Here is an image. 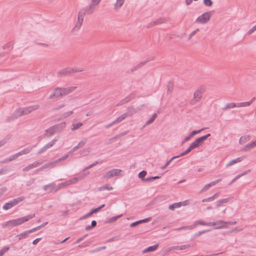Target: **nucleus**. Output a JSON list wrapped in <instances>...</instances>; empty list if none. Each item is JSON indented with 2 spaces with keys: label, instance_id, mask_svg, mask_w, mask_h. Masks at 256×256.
Listing matches in <instances>:
<instances>
[{
  "label": "nucleus",
  "instance_id": "obj_35",
  "mask_svg": "<svg viewBox=\"0 0 256 256\" xmlns=\"http://www.w3.org/2000/svg\"><path fill=\"white\" fill-rule=\"evenodd\" d=\"M218 193H216L212 196L203 199L202 200V202H210V201L214 200H215L216 198L218 197Z\"/></svg>",
  "mask_w": 256,
  "mask_h": 256
},
{
  "label": "nucleus",
  "instance_id": "obj_56",
  "mask_svg": "<svg viewBox=\"0 0 256 256\" xmlns=\"http://www.w3.org/2000/svg\"><path fill=\"white\" fill-rule=\"evenodd\" d=\"M204 4L206 6H210L212 5V0H204Z\"/></svg>",
  "mask_w": 256,
  "mask_h": 256
},
{
  "label": "nucleus",
  "instance_id": "obj_12",
  "mask_svg": "<svg viewBox=\"0 0 256 256\" xmlns=\"http://www.w3.org/2000/svg\"><path fill=\"white\" fill-rule=\"evenodd\" d=\"M35 216V214H28L26 216L18 218V219H16V222L18 223V225H20L22 223L28 221L29 220L34 218Z\"/></svg>",
  "mask_w": 256,
  "mask_h": 256
},
{
  "label": "nucleus",
  "instance_id": "obj_57",
  "mask_svg": "<svg viewBox=\"0 0 256 256\" xmlns=\"http://www.w3.org/2000/svg\"><path fill=\"white\" fill-rule=\"evenodd\" d=\"M221 180H222V179H220H220H218V180H216L214 181H213V182H210L209 184L210 185V186H214L216 185L218 182H221Z\"/></svg>",
  "mask_w": 256,
  "mask_h": 256
},
{
  "label": "nucleus",
  "instance_id": "obj_28",
  "mask_svg": "<svg viewBox=\"0 0 256 256\" xmlns=\"http://www.w3.org/2000/svg\"><path fill=\"white\" fill-rule=\"evenodd\" d=\"M250 137L248 135L243 136L240 138L239 142L240 144H244L246 142L250 140Z\"/></svg>",
  "mask_w": 256,
  "mask_h": 256
},
{
  "label": "nucleus",
  "instance_id": "obj_45",
  "mask_svg": "<svg viewBox=\"0 0 256 256\" xmlns=\"http://www.w3.org/2000/svg\"><path fill=\"white\" fill-rule=\"evenodd\" d=\"M54 164V162H50L49 164H44V166H42V167L38 168L37 170V171H40L46 168L50 167V166H51L52 165Z\"/></svg>",
  "mask_w": 256,
  "mask_h": 256
},
{
  "label": "nucleus",
  "instance_id": "obj_19",
  "mask_svg": "<svg viewBox=\"0 0 256 256\" xmlns=\"http://www.w3.org/2000/svg\"><path fill=\"white\" fill-rule=\"evenodd\" d=\"M167 20L166 18H160L156 20L153 22L150 23L148 26V28H151L155 25L160 24L165 22Z\"/></svg>",
  "mask_w": 256,
  "mask_h": 256
},
{
  "label": "nucleus",
  "instance_id": "obj_55",
  "mask_svg": "<svg viewBox=\"0 0 256 256\" xmlns=\"http://www.w3.org/2000/svg\"><path fill=\"white\" fill-rule=\"evenodd\" d=\"M209 231H210V230H204L202 231L198 232L194 234V236L198 237V236H201L202 234L208 232H209Z\"/></svg>",
  "mask_w": 256,
  "mask_h": 256
},
{
  "label": "nucleus",
  "instance_id": "obj_40",
  "mask_svg": "<svg viewBox=\"0 0 256 256\" xmlns=\"http://www.w3.org/2000/svg\"><path fill=\"white\" fill-rule=\"evenodd\" d=\"M201 143L202 142L200 140V138H198L194 142H192L191 144L193 146L194 148H198Z\"/></svg>",
  "mask_w": 256,
  "mask_h": 256
},
{
  "label": "nucleus",
  "instance_id": "obj_25",
  "mask_svg": "<svg viewBox=\"0 0 256 256\" xmlns=\"http://www.w3.org/2000/svg\"><path fill=\"white\" fill-rule=\"evenodd\" d=\"M66 126V123L64 122H61L59 124L54 126L55 130L58 132L60 131L63 130Z\"/></svg>",
  "mask_w": 256,
  "mask_h": 256
},
{
  "label": "nucleus",
  "instance_id": "obj_64",
  "mask_svg": "<svg viewBox=\"0 0 256 256\" xmlns=\"http://www.w3.org/2000/svg\"><path fill=\"white\" fill-rule=\"evenodd\" d=\"M7 188L5 187L0 188V197L6 191Z\"/></svg>",
  "mask_w": 256,
  "mask_h": 256
},
{
  "label": "nucleus",
  "instance_id": "obj_46",
  "mask_svg": "<svg viewBox=\"0 0 256 256\" xmlns=\"http://www.w3.org/2000/svg\"><path fill=\"white\" fill-rule=\"evenodd\" d=\"M82 126V122H78V123H76V124H72V128L71 129H72V130H76L78 129V128H80Z\"/></svg>",
  "mask_w": 256,
  "mask_h": 256
},
{
  "label": "nucleus",
  "instance_id": "obj_31",
  "mask_svg": "<svg viewBox=\"0 0 256 256\" xmlns=\"http://www.w3.org/2000/svg\"><path fill=\"white\" fill-rule=\"evenodd\" d=\"M82 22L78 20L72 30V32H78L82 24Z\"/></svg>",
  "mask_w": 256,
  "mask_h": 256
},
{
  "label": "nucleus",
  "instance_id": "obj_4",
  "mask_svg": "<svg viewBox=\"0 0 256 256\" xmlns=\"http://www.w3.org/2000/svg\"><path fill=\"white\" fill-rule=\"evenodd\" d=\"M198 225H202V226H210V222H203L201 220H196L194 224L189 226H182L180 228H176L174 229V230L176 231H180L182 230H192L194 228H195Z\"/></svg>",
  "mask_w": 256,
  "mask_h": 256
},
{
  "label": "nucleus",
  "instance_id": "obj_29",
  "mask_svg": "<svg viewBox=\"0 0 256 256\" xmlns=\"http://www.w3.org/2000/svg\"><path fill=\"white\" fill-rule=\"evenodd\" d=\"M124 2V0H116V2L114 4L115 10H118L122 6Z\"/></svg>",
  "mask_w": 256,
  "mask_h": 256
},
{
  "label": "nucleus",
  "instance_id": "obj_44",
  "mask_svg": "<svg viewBox=\"0 0 256 256\" xmlns=\"http://www.w3.org/2000/svg\"><path fill=\"white\" fill-rule=\"evenodd\" d=\"M179 158V156H174L172 157L169 160H168L166 162V164L164 166H162L161 168L162 170L165 169L172 162V160H174V159H176V158Z\"/></svg>",
  "mask_w": 256,
  "mask_h": 256
},
{
  "label": "nucleus",
  "instance_id": "obj_21",
  "mask_svg": "<svg viewBox=\"0 0 256 256\" xmlns=\"http://www.w3.org/2000/svg\"><path fill=\"white\" fill-rule=\"evenodd\" d=\"M56 188V184L54 182H52L47 185H46L43 187V189L44 190H48L49 192H52L53 190H55Z\"/></svg>",
  "mask_w": 256,
  "mask_h": 256
},
{
  "label": "nucleus",
  "instance_id": "obj_18",
  "mask_svg": "<svg viewBox=\"0 0 256 256\" xmlns=\"http://www.w3.org/2000/svg\"><path fill=\"white\" fill-rule=\"evenodd\" d=\"M56 132V130L54 126H52L45 130V133L44 134V137H50Z\"/></svg>",
  "mask_w": 256,
  "mask_h": 256
},
{
  "label": "nucleus",
  "instance_id": "obj_13",
  "mask_svg": "<svg viewBox=\"0 0 256 256\" xmlns=\"http://www.w3.org/2000/svg\"><path fill=\"white\" fill-rule=\"evenodd\" d=\"M86 14H88V10L86 8L80 9L78 12V20L83 22L84 16Z\"/></svg>",
  "mask_w": 256,
  "mask_h": 256
},
{
  "label": "nucleus",
  "instance_id": "obj_62",
  "mask_svg": "<svg viewBox=\"0 0 256 256\" xmlns=\"http://www.w3.org/2000/svg\"><path fill=\"white\" fill-rule=\"evenodd\" d=\"M133 98H134L133 96L130 95L124 98L125 102H126L127 103V102H129L130 100H131Z\"/></svg>",
  "mask_w": 256,
  "mask_h": 256
},
{
  "label": "nucleus",
  "instance_id": "obj_20",
  "mask_svg": "<svg viewBox=\"0 0 256 256\" xmlns=\"http://www.w3.org/2000/svg\"><path fill=\"white\" fill-rule=\"evenodd\" d=\"M18 226V223L16 220H11L8 221L2 224V227L3 228H6L7 226L13 227Z\"/></svg>",
  "mask_w": 256,
  "mask_h": 256
},
{
  "label": "nucleus",
  "instance_id": "obj_58",
  "mask_svg": "<svg viewBox=\"0 0 256 256\" xmlns=\"http://www.w3.org/2000/svg\"><path fill=\"white\" fill-rule=\"evenodd\" d=\"M205 128H202L199 130H194L192 132V134H193L194 136L200 132L204 130Z\"/></svg>",
  "mask_w": 256,
  "mask_h": 256
},
{
  "label": "nucleus",
  "instance_id": "obj_34",
  "mask_svg": "<svg viewBox=\"0 0 256 256\" xmlns=\"http://www.w3.org/2000/svg\"><path fill=\"white\" fill-rule=\"evenodd\" d=\"M157 116V114L156 113H154L151 118L146 122L145 125L144 126V127L146 125H149L150 124L152 123L155 120Z\"/></svg>",
  "mask_w": 256,
  "mask_h": 256
},
{
  "label": "nucleus",
  "instance_id": "obj_10",
  "mask_svg": "<svg viewBox=\"0 0 256 256\" xmlns=\"http://www.w3.org/2000/svg\"><path fill=\"white\" fill-rule=\"evenodd\" d=\"M216 226L215 229H220L224 228H226V222L219 220L216 222H210V226Z\"/></svg>",
  "mask_w": 256,
  "mask_h": 256
},
{
  "label": "nucleus",
  "instance_id": "obj_54",
  "mask_svg": "<svg viewBox=\"0 0 256 256\" xmlns=\"http://www.w3.org/2000/svg\"><path fill=\"white\" fill-rule=\"evenodd\" d=\"M210 136V134H208L204 136H202L198 138H200V140L202 142L206 140Z\"/></svg>",
  "mask_w": 256,
  "mask_h": 256
},
{
  "label": "nucleus",
  "instance_id": "obj_30",
  "mask_svg": "<svg viewBox=\"0 0 256 256\" xmlns=\"http://www.w3.org/2000/svg\"><path fill=\"white\" fill-rule=\"evenodd\" d=\"M86 144V142H83V141H81L80 142H79V143L76 146H75L71 151H70L69 152V153H72L74 152H75L76 150L78 148H82V147L84 144Z\"/></svg>",
  "mask_w": 256,
  "mask_h": 256
},
{
  "label": "nucleus",
  "instance_id": "obj_23",
  "mask_svg": "<svg viewBox=\"0 0 256 256\" xmlns=\"http://www.w3.org/2000/svg\"><path fill=\"white\" fill-rule=\"evenodd\" d=\"M190 246V244H184L182 246H172L170 248V250H183L186 249Z\"/></svg>",
  "mask_w": 256,
  "mask_h": 256
},
{
  "label": "nucleus",
  "instance_id": "obj_52",
  "mask_svg": "<svg viewBox=\"0 0 256 256\" xmlns=\"http://www.w3.org/2000/svg\"><path fill=\"white\" fill-rule=\"evenodd\" d=\"M106 248V246H100V247H98V248H96V249L94 250H92L90 251V253L92 254V253H94V252H100L102 250H104Z\"/></svg>",
  "mask_w": 256,
  "mask_h": 256
},
{
  "label": "nucleus",
  "instance_id": "obj_42",
  "mask_svg": "<svg viewBox=\"0 0 256 256\" xmlns=\"http://www.w3.org/2000/svg\"><path fill=\"white\" fill-rule=\"evenodd\" d=\"M29 234L28 230L25 231L22 234L16 236V237L18 238L19 240L24 238Z\"/></svg>",
  "mask_w": 256,
  "mask_h": 256
},
{
  "label": "nucleus",
  "instance_id": "obj_59",
  "mask_svg": "<svg viewBox=\"0 0 256 256\" xmlns=\"http://www.w3.org/2000/svg\"><path fill=\"white\" fill-rule=\"evenodd\" d=\"M89 152L90 151L88 149H84L80 152V154L83 156H86Z\"/></svg>",
  "mask_w": 256,
  "mask_h": 256
},
{
  "label": "nucleus",
  "instance_id": "obj_27",
  "mask_svg": "<svg viewBox=\"0 0 256 256\" xmlns=\"http://www.w3.org/2000/svg\"><path fill=\"white\" fill-rule=\"evenodd\" d=\"M236 106H238L237 104L234 102L228 103L225 105L224 107L222 108V110H226L228 109L236 108Z\"/></svg>",
  "mask_w": 256,
  "mask_h": 256
},
{
  "label": "nucleus",
  "instance_id": "obj_51",
  "mask_svg": "<svg viewBox=\"0 0 256 256\" xmlns=\"http://www.w3.org/2000/svg\"><path fill=\"white\" fill-rule=\"evenodd\" d=\"M10 249L9 246H4L0 250V256H3L4 254L8 250Z\"/></svg>",
  "mask_w": 256,
  "mask_h": 256
},
{
  "label": "nucleus",
  "instance_id": "obj_14",
  "mask_svg": "<svg viewBox=\"0 0 256 256\" xmlns=\"http://www.w3.org/2000/svg\"><path fill=\"white\" fill-rule=\"evenodd\" d=\"M42 162L39 160L36 161L32 164H30L27 166H26L24 168H23L22 170L24 172L28 171L32 168H36L38 166H40L42 164Z\"/></svg>",
  "mask_w": 256,
  "mask_h": 256
},
{
  "label": "nucleus",
  "instance_id": "obj_41",
  "mask_svg": "<svg viewBox=\"0 0 256 256\" xmlns=\"http://www.w3.org/2000/svg\"><path fill=\"white\" fill-rule=\"evenodd\" d=\"M161 178V176H150L143 179V182H152L153 180H157Z\"/></svg>",
  "mask_w": 256,
  "mask_h": 256
},
{
  "label": "nucleus",
  "instance_id": "obj_48",
  "mask_svg": "<svg viewBox=\"0 0 256 256\" xmlns=\"http://www.w3.org/2000/svg\"><path fill=\"white\" fill-rule=\"evenodd\" d=\"M147 172L146 170H142L138 174V177L139 178H141L142 180L143 181V179H145L144 178L145 176L146 175Z\"/></svg>",
  "mask_w": 256,
  "mask_h": 256
},
{
  "label": "nucleus",
  "instance_id": "obj_37",
  "mask_svg": "<svg viewBox=\"0 0 256 256\" xmlns=\"http://www.w3.org/2000/svg\"><path fill=\"white\" fill-rule=\"evenodd\" d=\"M193 149H194V148L193 146L190 144V146L184 152H183L181 153L178 156H179V158L180 157V156H182L188 154V153H189Z\"/></svg>",
  "mask_w": 256,
  "mask_h": 256
},
{
  "label": "nucleus",
  "instance_id": "obj_1",
  "mask_svg": "<svg viewBox=\"0 0 256 256\" xmlns=\"http://www.w3.org/2000/svg\"><path fill=\"white\" fill-rule=\"evenodd\" d=\"M204 92V89L203 87L201 86L198 88L194 92L193 98L190 101V104L192 106H194L196 103L199 102L202 96V94Z\"/></svg>",
  "mask_w": 256,
  "mask_h": 256
},
{
  "label": "nucleus",
  "instance_id": "obj_50",
  "mask_svg": "<svg viewBox=\"0 0 256 256\" xmlns=\"http://www.w3.org/2000/svg\"><path fill=\"white\" fill-rule=\"evenodd\" d=\"M237 105L238 107H245L250 106V102H248L238 103Z\"/></svg>",
  "mask_w": 256,
  "mask_h": 256
},
{
  "label": "nucleus",
  "instance_id": "obj_36",
  "mask_svg": "<svg viewBox=\"0 0 256 256\" xmlns=\"http://www.w3.org/2000/svg\"><path fill=\"white\" fill-rule=\"evenodd\" d=\"M228 199H229L228 198H224V199L218 200L216 202V208H218L222 204L228 202Z\"/></svg>",
  "mask_w": 256,
  "mask_h": 256
},
{
  "label": "nucleus",
  "instance_id": "obj_24",
  "mask_svg": "<svg viewBox=\"0 0 256 256\" xmlns=\"http://www.w3.org/2000/svg\"><path fill=\"white\" fill-rule=\"evenodd\" d=\"M243 159H244L243 157H239V158H236V159L232 160H230L228 164H227L226 166L227 167L230 166L234 164L240 162L241 161H242L243 160Z\"/></svg>",
  "mask_w": 256,
  "mask_h": 256
},
{
  "label": "nucleus",
  "instance_id": "obj_33",
  "mask_svg": "<svg viewBox=\"0 0 256 256\" xmlns=\"http://www.w3.org/2000/svg\"><path fill=\"white\" fill-rule=\"evenodd\" d=\"M181 202H176L169 206L168 208L170 210H174L175 208H180L182 206Z\"/></svg>",
  "mask_w": 256,
  "mask_h": 256
},
{
  "label": "nucleus",
  "instance_id": "obj_3",
  "mask_svg": "<svg viewBox=\"0 0 256 256\" xmlns=\"http://www.w3.org/2000/svg\"><path fill=\"white\" fill-rule=\"evenodd\" d=\"M24 199V196H20L16 198L13 199L11 200H10L8 202L6 203L3 206L2 208L4 210H8L12 208V207L18 204L19 202H22Z\"/></svg>",
  "mask_w": 256,
  "mask_h": 256
},
{
  "label": "nucleus",
  "instance_id": "obj_5",
  "mask_svg": "<svg viewBox=\"0 0 256 256\" xmlns=\"http://www.w3.org/2000/svg\"><path fill=\"white\" fill-rule=\"evenodd\" d=\"M212 12H206L196 20V22L200 24H206L210 20Z\"/></svg>",
  "mask_w": 256,
  "mask_h": 256
},
{
  "label": "nucleus",
  "instance_id": "obj_9",
  "mask_svg": "<svg viewBox=\"0 0 256 256\" xmlns=\"http://www.w3.org/2000/svg\"><path fill=\"white\" fill-rule=\"evenodd\" d=\"M101 0H92L90 4L86 8L88 10V14H92L94 11V6L98 5Z\"/></svg>",
  "mask_w": 256,
  "mask_h": 256
},
{
  "label": "nucleus",
  "instance_id": "obj_17",
  "mask_svg": "<svg viewBox=\"0 0 256 256\" xmlns=\"http://www.w3.org/2000/svg\"><path fill=\"white\" fill-rule=\"evenodd\" d=\"M76 88V86H69L66 88H61L62 96L70 94V92H74Z\"/></svg>",
  "mask_w": 256,
  "mask_h": 256
},
{
  "label": "nucleus",
  "instance_id": "obj_26",
  "mask_svg": "<svg viewBox=\"0 0 256 256\" xmlns=\"http://www.w3.org/2000/svg\"><path fill=\"white\" fill-rule=\"evenodd\" d=\"M32 150V148L28 147L20 151V152L16 153L18 156H20L22 154H28Z\"/></svg>",
  "mask_w": 256,
  "mask_h": 256
},
{
  "label": "nucleus",
  "instance_id": "obj_63",
  "mask_svg": "<svg viewBox=\"0 0 256 256\" xmlns=\"http://www.w3.org/2000/svg\"><path fill=\"white\" fill-rule=\"evenodd\" d=\"M73 114V112L72 111H70V112H65L63 114V116L64 118H67L68 117V116H70L71 114Z\"/></svg>",
  "mask_w": 256,
  "mask_h": 256
},
{
  "label": "nucleus",
  "instance_id": "obj_43",
  "mask_svg": "<svg viewBox=\"0 0 256 256\" xmlns=\"http://www.w3.org/2000/svg\"><path fill=\"white\" fill-rule=\"evenodd\" d=\"M113 190V188H112V186H110L109 184H106V185L102 186L99 188L100 190Z\"/></svg>",
  "mask_w": 256,
  "mask_h": 256
},
{
  "label": "nucleus",
  "instance_id": "obj_49",
  "mask_svg": "<svg viewBox=\"0 0 256 256\" xmlns=\"http://www.w3.org/2000/svg\"><path fill=\"white\" fill-rule=\"evenodd\" d=\"M122 216V214H120V215H118L116 216H112L108 220V222H114L116 221L118 218Z\"/></svg>",
  "mask_w": 256,
  "mask_h": 256
},
{
  "label": "nucleus",
  "instance_id": "obj_2",
  "mask_svg": "<svg viewBox=\"0 0 256 256\" xmlns=\"http://www.w3.org/2000/svg\"><path fill=\"white\" fill-rule=\"evenodd\" d=\"M83 70L78 68H73L71 67H68L63 68L58 72V76L62 77L66 76H70L73 73L82 72Z\"/></svg>",
  "mask_w": 256,
  "mask_h": 256
},
{
  "label": "nucleus",
  "instance_id": "obj_47",
  "mask_svg": "<svg viewBox=\"0 0 256 256\" xmlns=\"http://www.w3.org/2000/svg\"><path fill=\"white\" fill-rule=\"evenodd\" d=\"M158 244H156L154 246H150L148 248V250L149 252H154L158 249Z\"/></svg>",
  "mask_w": 256,
  "mask_h": 256
},
{
  "label": "nucleus",
  "instance_id": "obj_11",
  "mask_svg": "<svg viewBox=\"0 0 256 256\" xmlns=\"http://www.w3.org/2000/svg\"><path fill=\"white\" fill-rule=\"evenodd\" d=\"M56 140L54 139L52 140L51 142H49L48 144H46L44 146L41 148L37 152V154L39 155L44 152H46L47 150L52 147L56 143Z\"/></svg>",
  "mask_w": 256,
  "mask_h": 256
},
{
  "label": "nucleus",
  "instance_id": "obj_16",
  "mask_svg": "<svg viewBox=\"0 0 256 256\" xmlns=\"http://www.w3.org/2000/svg\"><path fill=\"white\" fill-rule=\"evenodd\" d=\"M141 109L139 108H134L133 106H130L127 109V112H126V114L127 116H131L133 115L134 114L138 112L139 110H140Z\"/></svg>",
  "mask_w": 256,
  "mask_h": 256
},
{
  "label": "nucleus",
  "instance_id": "obj_8",
  "mask_svg": "<svg viewBox=\"0 0 256 256\" xmlns=\"http://www.w3.org/2000/svg\"><path fill=\"white\" fill-rule=\"evenodd\" d=\"M39 107L40 106L38 104H36L28 107L22 108V112L24 116L26 115L30 114L32 112H34V110H38L39 108Z\"/></svg>",
  "mask_w": 256,
  "mask_h": 256
},
{
  "label": "nucleus",
  "instance_id": "obj_61",
  "mask_svg": "<svg viewBox=\"0 0 256 256\" xmlns=\"http://www.w3.org/2000/svg\"><path fill=\"white\" fill-rule=\"evenodd\" d=\"M174 87L172 85H168V90L167 92L168 94H170L172 90H173Z\"/></svg>",
  "mask_w": 256,
  "mask_h": 256
},
{
  "label": "nucleus",
  "instance_id": "obj_38",
  "mask_svg": "<svg viewBox=\"0 0 256 256\" xmlns=\"http://www.w3.org/2000/svg\"><path fill=\"white\" fill-rule=\"evenodd\" d=\"M18 156L17 155V154H16L14 155H12L11 156H10L9 158H6L4 161H3V162H11L13 160H16V158H18Z\"/></svg>",
  "mask_w": 256,
  "mask_h": 256
},
{
  "label": "nucleus",
  "instance_id": "obj_60",
  "mask_svg": "<svg viewBox=\"0 0 256 256\" xmlns=\"http://www.w3.org/2000/svg\"><path fill=\"white\" fill-rule=\"evenodd\" d=\"M40 229V226H36V228H34L31 229V230H28V233L30 234L32 233V232H36V230H38Z\"/></svg>",
  "mask_w": 256,
  "mask_h": 256
},
{
  "label": "nucleus",
  "instance_id": "obj_15",
  "mask_svg": "<svg viewBox=\"0 0 256 256\" xmlns=\"http://www.w3.org/2000/svg\"><path fill=\"white\" fill-rule=\"evenodd\" d=\"M22 111V108H20L18 109H16L14 112L10 116V119L12 120L14 119L18 118L19 117H20L23 115Z\"/></svg>",
  "mask_w": 256,
  "mask_h": 256
},
{
  "label": "nucleus",
  "instance_id": "obj_53",
  "mask_svg": "<svg viewBox=\"0 0 256 256\" xmlns=\"http://www.w3.org/2000/svg\"><path fill=\"white\" fill-rule=\"evenodd\" d=\"M68 154H65L64 156H62V158L56 160L54 162V163H57V162H58L62 160H65L66 159L68 158Z\"/></svg>",
  "mask_w": 256,
  "mask_h": 256
},
{
  "label": "nucleus",
  "instance_id": "obj_7",
  "mask_svg": "<svg viewBox=\"0 0 256 256\" xmlns=\"http://www.w3.org/2000/svg\"><path fill=\"white\" fill-rule=\"evenodd\" d=\"M122 170L119 169H113L108 172L104 177L106 178H110L114 176H118L120 174Z\"/></svg>",
  "mask_w": 256,
  "mask_h": 256
},
{
  "label": "nucleus",
  "instance_id": "obj_6",
  "mask_svg": "<svg viewBox=\"0 0 256 256\" xmlns=\"http://www.w3.org/2000/svg\"><path fill=\"white\" fill-rule=\"evenodd\" d=\"M62 96V95L61 90V88H56L54 90L52 94L50 96L49 98L52 100H57L60 98Z\"/></svg>",
  "mask_w": 256,
  "mask_h": 256
},
{
  "label": "nucleus",
  "instance_id": "obj_22",
  "mask_svg": "<svg viewBox=\"0 0 256 256\" xmlns=\"http://www.w3.org/2000/svg\"><path fill=\"white\" fill-rule=\"evenodd\" d=\"M256 146V140L246 145L243 148V150L244 151H248L254 148Z\"/></svg>",
  "mask_w": 256,
  "mask_h": 256
},
{
  "label": "nucleus",
  "instance_id": "obj_32",
  "mask_svg": "<svg viewBox=\"0 0 256 256\" xmlns=\"http://www.w3.org/2000/svg\"><path fill=\"white\" fill-rule=\"evenodd\" d=\"M127 115L126 114V113L123 114L120 116H118L116 119L114 121L116 123V124H118L122 121L124 120L126 118Z\"/></svg>",
  "mask_w": 256,
  "mask_h": 256
},
{
  "label": "nucleus",
  "instance_id": "obj_39",
  "mask_svg": "<svg viewBox=\"0 0 256 256\" xmlns=\"http://www.w3.org/2000/svg\"><path fill=\"white\" fill-rule=\"evenodd\" d=\"M148 62V60H146V61H144V62H140L136 66H134L132 69V72H134V71H135V70H137L138 68H140V67H142L145 64H146Z\"/></svg>",
  "mask_w": 256,
  "mask_h": 256
}]
</instances>
